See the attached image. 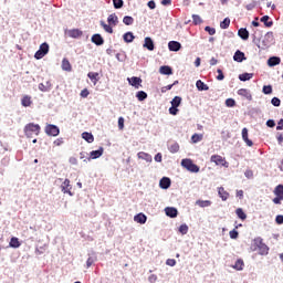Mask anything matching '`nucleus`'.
<instances>
[{
	"instance_id": "43",
	"label": "nucleus",
	"mask_w": 283,
	"mask_h": 283,
	"mask_svg": "<svg viewBox=\"0 0 283 283\" xmlns=\"http://www.w3.org/2000/svg\"><path fill=\"white\" fill-rule=\"evenodd\" d=\"M229 25H231V19L226 18L221 23H220V28L221 30H227L229 28Z\"/></svg>"
},
{
	"instance_id": "37",
	"label": "nucleus",
	"mask_w": 283,
	"mask_h": 283,
	"mask_svg": "<svg viewBox=\"0 0 283 283\" xmlns=\"http://www.w3.org/2000/svg\"><path fill=\"white\" fill-rule=\"evenodd\" d=\"M258 249H259L260 255H269V245L268 244L263 243Z\"/></svg>"
},
{
	"instance_id": "54",
	"label": "nucleus",
	"mask_w": 283,
	"mask_h": 283,
	"mask_svg": "<svg viewBox=\"0 0 283 283\" xmlns=\"http://www.w3.org/2000/svg\"><path fill=\"white\" fill-rule=\"evenodd\" d=\"M254 245L259 249L260 247H262L264 244L262 238L258 237L253 240Z\"/></svg>"
},
{
	"instance_id": "25",
	"label": "nucleus",
	"mask_w": 283,
	"mask_h": 283,
	"mask_svg": "<svg viewBox=\"0 0 283 283\" xmlns=\"http://www.w3.org/2000/svg\"><path fill=\"white\" fill-rule=\"evenodd\" d=\"M218 195H219V198H221V200H223V202L229 200V192H227V190H224V188H222V187L218 188Z\"/></svg>"
},
{
	"instance_id": "45",
	"label": "nucleus",
	"mask_w": 283,
	"mask_h": 283,
	"mask_svg": "<svg viewBox=\"0 0 283 283\" xmlns=\"http://www.w3.org/2000/svg\"><path fill=\"white\" fill-rule=\"evenodd\" d=\"M235 213L238 218H240V220H247V213H244V210H242V208H238L235 210Z\"/></svg>"
},
{
	"instance_id": "46",
	"label": "nucleus",
	"mask_w": 283,
	"mask_h": 283,
	"mask_svg": "<svg viewBox=\"0 0 283 283\" xmlns=\"http://www.w3.org/2000/svg\"><path fill=\"white\" fill-rule=\"evenodd\" d=\"M261 36H262V31L258 29L253 30L252 38L254 42L260 41Z\"/></svg>"
},
{
	"instance_id": "27",
	"label": "nucleus",
	"mask_w": 283,
	"mask_h": 283,
	"mask_svg": "<svg viewBox=\"0 0 283 283\" xmlns=\"http://www.w3.org/2000/svg\"><path fill=\"white\" fill-rule=\"evenodd\" d=\"M238 34L243 41H249V30L241 28L239 29Z\"/></svg>"
},
{
	"instance_id": "10",
	"label": "nucleus",
	"mask_w": 283,
	"mask_h": 283,
	"mask_svg": "<svg viewBox=\"0 0 283 283\" xmlns=\"http://www.w3.org/2000/svg\"><path fill=\"white\" fill-rule=\"evenodd\" d=\"M103 151H105L103 147H99L98 150H92L87 160H96V158H101V156H103Z\"/></svg>"
},
{
	"instance_id": "5",
	"label": "nucleus",
	"mask_w": 283,
	"mask_h": 283,
	"mask_svg": "<svg viewBox=\"0 0 283 283\" xmlns=\"http://www.w3.org/2000/svg\"><path fill=\"white\" fill-rule=\"evenodd\" d=\"M210 161L214 163V165H217V166L221 165V167H226V168L229 167V163L227 161V159H224V157H222L220 155H212L210 157Z\"/></svg>"
},
{
	"instance_id": "20",
	"label": "nucleus",
	"mask_w": 283,
	"mask_h": 283,
	"mask_svg": "<svg viewBox=\"0 0 283 283\" xmlns=\"http://www.w3.org/2000/svg\"><path fill=\"white\" fill-rule=\"evenodd\" d=\"M233 61L237 63H242V61H247V56H244V52L237 51L233 55Z\"/></svg>"
},
{
	"instance_id": "4",
	"label": "nucleus",
	"mask_w": 283,
	"mask_h": 283,
	"mask_svg": "<svg viewBox=\"0 0 283 283\" xmlns=\"http://www.w3.org/2000/svg\"><path fill=\"white\" fill-rule=\"evenodd\" d=\"M48 52H50V44H48V42H44L40 45V49L35 52L34 59L39 61L43 59V56H45Z\"/></svg>"
},
{
	"instance_id": "31",
	"label": "nucleus",
	"mask_w": 283,
	"mask_h": 283,
	"mask_svg": "<svg viewBox=\"0 0 283 283\" xmlns=\"http://www.w3.org/2000/svg\"><path fill=\"white\" fill-rule=\"evenodd\" d=\"M107 21H108L109 25H117L118 15H116V13H112L108 15Z\"/></svg>"
},
{
	"instance_id": "21",
	"label": "nucleus",
	"mask_w": 283,
	"mask_h": 283,
	"mask_svg": "<svg viewBox=\"0 0 283 283\" xmlns=\"http://www.w3.org/2000/svg\"><path fill=\"white\" fill-rule=\"evenodd\" d=\"M282 60L279 56H272L268 60L269 67H275V65H280Z\"/></svg>"
},
{
	"instance_id": "59",
	"label": "nucleus",
	"mask_w": 283,
	"mask_h": 283,
	"mask_svg": "<svg viewBox=\"0 0 283 283\" xmlns=\"http://www.w3.org/2000/svg\"><path fill=\"white\" fill-rule=\"evenodd\" d=\"M217 81H224V73L220 69L217 70Z\"/></svg>"
},
{
	"instance_id": "41",
	"label": "nucleus",
	"mask_w": 283,
	"mask_h": 283,
	"mask_svg": "<svg viewBox=\"0 0 283 283\" xmlns=\"http://www.w3.org/2000/svg\"><path fill=\"white\" fill-rule=\"evenodd\" d=\"M170 103L172 107H180V103H182V97L175 96Z\"/></svg>"
},
{
	"instance_id": "26",
	"label": "nucleus",
	"mask_w": 283,
	"mask_h": 283,
	"mask_svg": "<svg viewBox=\"0 0 283 283\" xmlns=\"http://www.w3.org/2000/svg\"><path fill=\"white\" fill-rule=\"evenodd\" d=\"M196 87L197 90H199V92H208L209 86L207 84H205V82H202L201 80H198L196 82Z\"/></svg>"
},
{
	"instance_id": "39",
	"label": "nucleus",
	"mask_w": 283,
	"mask_h": 283,
	"mask_svg": "<svg viewBox=\"0 0 283 283\" xmlns=\"http://www.w3.org/2000/svg\"><path fill=\"white\" fill-rule=\"evenodd\" d=\"M102 28L107 32L108 34H114V29L112 28V24H106L105 22L101 21Z\"/></svg>"
},
{
	"instance_id": "60",
	"label": "nucleus",
	"mask_w": 283,
	"mask_h": 283,
	"mask_svg": "<svg viewBox=\"0 0 283 283\" xmlns=\"http://www.w3.org/2000/svg\"><path fill=\"white\" fill-rule=\"evenodd\" d=\"M169 114H171V116H177L178 115V107L171 106L169 108Z\"/></svg>"
},
{
	"instance_id": "35",
	"label": "nucleus",
	"mask_w": 283,
	"mask_h": 283,
	"mask_svg": "<svg viewBox=\"0 0 283 283\" xmlns=\"http://www.w3.org/2000/svg\"><path fill=\"white\" fill-rule=\"evenodd\" d=\"M253 78V73H242L239 75V81L247 82Z\"/></svg>"
},
{
	"instance_id": "1",
	"label": "nucleus",
	"mask_w": 283,
	"mask_h": 283,
	"mask_svg": "<svg viewBox=\"0 0 283 283\" xmlns=\"http://www.w3.org/2000/svg\"><path fill=\"white\" fill-rule=\"evenodd\" d=\"M24 134L27 138H32V136H39L41 134V126L39 124L30 123L24 127Z\"/></svg>"
},
{
	"instance_id": "51",
	"label": "nucleus",
	"mask_w": 283,
	"mask_h": 283,
	"mask_svg": "<svg viewBox=\"0 0 283 283\" xmlns=\"http://www.w3.org/2000/svg\"><path fill=\"white\" fill-rule=\"evenodd\" d=\"M192 21H193L195 25H200V23H202V18H200V15H198V14H193Z\"/></svg>"
},
{
	"instance_id": "23",
	"label": "nucleus",
	"mask_w": 283,
	"mask_h": 283,
	"mask_svg": "<svg viewBox=\"0 0 283 283\" xmlns=\"http://www.w3.org/2000/svg\"><path fill=\"white\" fill-rule=\"evenodd\" d=\"M168 151H170V154H178V151H180V145L176 142H172L168 145Z\"/></svg>"
},
{
	"instance_id": "62",
	"label": "nucleus",
	"mask_w": 283,
	"mask_h": 283,
	"mask_svg": "<svg viewBox=\"0 0 283 283\" xmlns=\"http://www.w3.org/2000/svg\"><path fill=\"white\" fill-rule=\"evenodd\" d=\"M275 222L276 224H283V216L282 214L276 216Z\"/></svg>"
},
{
	"instance_id": "49",
	"label": "nucleus",
	"mask_w": 283,
	"mask_h": 283,
	"mask_svg": "<svg viewBox=\"0 0 283 283\" xmlns=\"http://www.w3.org/2000/svg\"><path fill=\"white\" fill-rule=\"evenodd\" d=\"M136 98H138V101H145L147 98V94L145 93V91H138L136 93Z\"/></svg>"
},
{
	"instance_id": "18",
	"label": "nucleus",
	"mask_w": 283,
	"mask_h": 283,
	"mask_svg": "<svg viewBox=\"0 0 283 283\" xmlns=\"http://www.w3.org/2000/svg\"><path fill=\"white\" fill-rule=\"evenodd\" d=\"M239 96H242L243 98H247V101H251L253 97L251 95V91L247 88H241L238 91Z\"/></svg>"
},
{
	"instance_id": "33",
	"label": "nucleus",
	"mask_w": 283,
	"mask_h": 283,
	"mask_svg": "<svg viewBox=\"0 0 283 283\" xmlns=\"http://www.w3.org/2000/svg\"><path fill=\"white\" fill-rule=\"evenodd\" d=\"M87 76H88V78L92 81L93 85H96V83H98V80H99L98 73H96V72H90V73L87 74Z\"/></svg>"
},
{
	"instance_id": "55",
	"label": "nucleus",
	"mask_w": 283,
	"mask_h": 283,
	"mask_svg": "<svg viewBox=\"0 0 283 283\" xmlns=\"http://www.w3.org/2000/svg\"><path fill=\"white\" fill-rule=\"evenodd\" d=\"M271 103H272V105H273L274 107H280V105H282V101H280V98H277V97H273V98L271 99Z\"/></svg>"
},
{
	"instance_id": "34",
	"label": "nucleus",
	"mask_w": 283,
	"mask_h": 283,
	"mask_svg": "<svg viewBox=\"0 0 283 283\" xmlns=\"http://www.w3.org/2000/svg\"><path fill=\"white\" fill-rule=\"evenodd\" d=\"M232 269H235V271H242L244 269V261L242 259L237 260Z\"/></svg>"
},
{
	"instance_id": "36",
	"label": "nucleus",
	"mask_w": 283,
	"mask_h": 283,
	"mask_svg": "<svg viewBox=\"0 0 283 283\" xmlns=\"http://www.w3.org/2000/svg\"><path fill=\"white\" fill-rule=\"evenodd\" d=\"M123 39L125 41V43H133L134 42V33L132 32H126L124 35H123Z\"/></svg>"
},
{
	"instance_id": "11",
	"label": "nucleus",
	"mask_w": 283,
	"mask_h": 283,
	"mask_svg": "<svg viewBox=\"0 0 283 283\" xmlns=\"http://www.w3.org/2000/svg\"><path fill=\"white\" fill-rule=\"evenodd\" d=\"M181 48H182V44H180V42H178V41H170L168 43V50L170 52H180Z\"/></svg>"
},
{
	"instance_id": "7",
	"label": "nucleus",
	"mask_w": 283,
	"mask_h": 283,
	"mask_svg": "<svg viewBox=\"0 0 283 283\" xmlns=\"http://www.w3.org/2000/svg\"><path fill=\"white\" fill-rule=\"evenodd\" d=\"M66 36H70V39H81L83 36V31L78 29H70L65 31Z\"/></svg>"
},
{
	"instance_id": "2",
	"label": "nucleus",
	"mask_w": 283,
	"mask_h": 283,
	"mask_svg": "<svg viewBox=\"0 0 283 283\" xmlns=\"http://www.w3.org/2000/svg\"><path fill=\"white\" fill-rule=\"evenodd\" d=\"M181 167H184V169H187V171H190L191 174H198V171H200V167L193 164V161L189 158L181 160Z\"/></svg>"
},
{
	"instance_id": "47",
	"label": "nucleus",
	"mask_w": 283,
	"mask_h": 283,
	"mask_svg": "<svg viewBox=\"0 0 283 283\" xmlns=\"http://www.w3.org/2000/svg\"><path fill=\"white\" fill-rule=\"evenodd\" d=\"M113 4L115 10H120L125 6V2L123 0H113Z\"/></svg>"
},
{
	"instance_id": "48",
	"label": "nucleus",
	"mask_w": 283,
	"mask_h": 283,
	"mask_svg": "<svg viewBox=\"0 0 283 283\" xmlns=\"http://www.w3.org/2000/svg\"><path fill=\"white\" fill-rule=\"evenodd\" d=\"M123 23L125 25H134V18H132L129 15H125L123 19Z\"/></svg>"
},
{
	"instance_id": "8",
	"label": "nucleus",
	"mask_w": 283,
	"mask_h": 283,
	"mask_svg": "<svg viewBox=\"0 0 283 283\" xmlns=\"http://www.w3.org/2000/svg\"><path fill=\"white\" fill-rule=\"evenodd\" d=\"M61 191H63L64 193H67L69 196H74V193H72V185L70 184V179H65L62 182Z\"/></svg>"
},
{
	"instance_id": "30",
	"label": "nucleus",
	"mask_w": 283,
	"mask_h": 283,
	"mask_svg": "<svg viewBox=\"0 0 283 283\" xmlns=\"http://www.w3.org/2000/svg\"><path fill=\"white\" fill-rule=\"evenodd\" d=\"M9 245L11 247V249H19V247H21V242L19 241V238L12 237Z\"/></svg>"
},
{
	"instance_id": "52",
	"label": "nucleus",
	"mask_w": 283,
	"mask_h": 283,
	"mask_svg": "<svg viewBox=\"0 0 283 283\" xmlns=\"http://www.w3.org/2000/svg\"><path fill=\"white\" fill-rule=\"evenodd\" d=\"M95 262H96V256H88L86 261V269H90V266H92V264H94Z\"/></svg>"
},
{
	"instance_id": "64",
	"label": "nucleus",
	"mask_w": 283,
	"mask_h": 283,
	"mask_svg": "<svg viewBox=\"0 0 283 283\" xmlns=\"http://www.w3.org/2000/svg\"><path fill=\"white\" fill-rule=\"evenodd\" d=\"M157 280H158V276H157L156 274H151V275L148 277V282H150V283H155Z\"/></svg>"
},
{
	"instance_id": "32",
	"label": "nucleus",
	"mask_w": 283,
	"mask_h": 283,
	"mask_svg": "<svg viewBox=\"0 0 283 283\" xmlns=\"http://www.w3.org/2000/svg\"><path fill=\"white\" fill-rule=\"evenodd\" d=\"M196 205L198 207H201V209H205L207 207H211L212 202H211V200H197Z\"/></svg>"
},
{
	"instance_id": "28",
	"label": "nucleus",
	"mask_w": 283,
	"mask_h": 283,
	"mask_svg": "<svg viewBox=\"0 0 283 283\" xmlns=\"http://www.w3.org/2000/svg\"><path fill=\"white\" fill-rule=\"evenodd\" d=\"M22 107H30L32 105V97L29 95H24L21 99Z\"/></svg>"
},
{
	"instance_id": "58",
	"label": "nucleus",
	"mask_w": 283,
	"mask_h": 283,
	"mask_svg": "<svg viewBox=\"0 0 283 283\" xmlns=\"http://www.w3.org/2000/svg\"><path fill=\"white\" fill-rule=\"evenodd\" d=\"M205 31L208 32V34H210V36H213V34H216V29L211 28V27H206Z\"/></svg>"
},
{
	"instance_id": "9",
	"label": "nucleus",
	"mask_w": 283,
	"mask_h": 283,
	"mask_svg": "<svg viewBox=\"0 0 283 283\" xmlns=\"http://www.w3.org/2000/svg\"><path fill=\"white\" fill-rule=\"evenodd\" d=\"M127 81H128L129 85H132L136 90H139L140 83H143V80L140 77H136V76L128 77Z\"/></svg>"
},
{
	"instance_id": "63",
	"label": "nucleus",
	"mask_w": 283,
	"mask_h": 283,
	"mask_svg": "<svg viewBox=\"0 0 283 283\" xmlns=\"http://www.w3.org/2000/svg\"><path fill=\"white\" fill-rule=\"evenodd\" d=\"M167 266H174L176 264V259H168L166 261Z\"/></svg>"
},
{
	"instance_id": "15",
	"label": "nucleus",
	"mask_w": 283,
	"mask_h": 283,
	"mask_svg": "<svg viewBox=\"0 0 283 283\" xmlns=\"http://www.w3.org/2000/svg\"><path fill=\"white\" fill-rule=\"evenodd\" d=\"M160 189H169L171 187V179L169 177H164L159 181Z\"/></svg>"
},
{
	"instance_id": "56",
	"label": "nucleus",
	"mask_w": 283,
	"mask_h": 283,
	"mask_svg": "<svg viewBox=\"0 0 283 283\" xmlns=\"http://www.w3.org/2000/svg\"><path fill=\"white\" fill-rule=\"evenodd\" d=\"M226 105L227 107H235V99L233 98L226 99Z\"/></svg>"
},
{
	"instance_id": "29",
	"label": "nucleus",
	"mask_w": 283,
	"mask_h": 283,
	"mask_svg": "<svg viewBox=\"0 0 283 283\" xmlns=\"http://www.w3.org/2000/svg\"><path fill=\"white\" fill-rule=\"evenodd\" d=\"M62 70L64 72H70L72 70V64L70 63V60L69 59H63L62 60Z\"/></svg>"
},
{
	"instance_id": "14",
	"label": "nucleus",
	"mask_w": 283,
	"mask_h": 283,
	"mask_svg": "<svg viewBox=\"0 0 283 283\" xmlns=\"http://www.w3.org/2000/svg\"><path fill=\"white\" fill-rule=\"evenodd\" d=\"M165 213L168 216V218H178V209L174 207L165 208Z\"/></svg>"
},
{
	"instance_id": "6",
	"label": "nucleus",
	"mask_w": 283,
	"mask_h": 283,
	"mask_svg": "<svg viewBox=\"0 0 283 283\" xmlns=\"http://www.w3.org/2000/svg\"><path fill=\"white\" fill-rule=\"evenodd\" d=\"M45 134H48V136H59L61 129H59V126L56 125L49 124L45 126Z\"/></svg>"
},
{
	"instance_id": "16",
	"label": "nucleus",
	"mask_w": 283,
	"mask_h": 283,
	"mask_svg": "<svg viewBox=\"0 0 283 283\" xmlns=\"http://www.w3.org/2000/svg\"><path fill=\"white\" fill-rule=\"evenodd\" d=\"M242 139L248 145V147H253V142L249 139V129L247 128L242 129Z\"/></svg>"
},
{
	"instance_id": "3",
	"label": "nucleus",
	"mask_w": 283,
	"mask_h": 283,
	"mask_svg": "<svg viewBox=\"0 0 283 283\" xmlns=\"http://www.w3.org/2000/svg\"><path fill=\"white\" fill-rule=\"evenodd\" d=\"M261 43L263 49L271 48L275 43V36L273 35V32L270 31L265 33Z\"/></svg>"
},
{
	"instance_id": "57",
	"label": "nucleus",
	"mask_w": 283,
	"mask_h": 283,
	"mask_svg": "<svg viewBox=\"0 0 283 283\" xmlns=\"http://www.w3.org/2000/svg\"><path fill=\"white\" fill-rule=\"evenodd\" d=\"M229 235H230L231 240H238L239 233H238V231L234 229V230H232V231L229 232Z\"/></svg>"
},
{
	"instance_id": "24",
	"label": "nucleus",
	"mask_w": 283,
	"mask_h": 283,
	"mask_svg": "<svg viewBox=\"0 0 283 283\" xmlns=\"http://www.w3.org/2000/svg\"><path fill=\"white\" fill-rule=\"evenodd\" d=\"M159 72L165 76H171V74H174V71L171 70V67L167 65L160 66Z\"/></svg>"
},
{
	"instance_id": "50",
	"label": "nucleus",
	"mask_w": 283,
	"mask_h": 283,
	"mask_svg": "<svg viewBox=\"0 0 283 283\" xmlns=\"http://www.w3.org/2000/svg\"><path fill=\"white\" fill-rule=\"evenodd\" d=\"M202 138H203L202 134H193L191 136L192 143H200V140H202Z\"/></svg>"
},
{
	"instance_id": "13",
	"label": "nucleus",
	"mask_w": 283,
	"mask_h": 283,
	"mask_svg": "<svg viewBox=\"0 0 283 283\" xmlns=\"http://www.w3.org/2000/svg\"><path fill=\"white\" fill-rule=\"evenodd\" d=\"M143 48H146V50H149V52H154L155 50L154 40H151V38L149 36L145 38Z\"/></svg>"
},
{
	"instance_id": "19",
	"label": "nucleus",
	"mask_w": 283,
	"mask_h": 283,
	"mask_svg": "<svg viewBox=\"0 0 283 283\" xmlns=\"http://www.w3.org/2000/svg\"><path fill=\"white\" fill-rule=\"evenodd\" d=\"M92 43H94L95 45H103V43H105V40L103 39V36L98 33L94 34L91 39Z\"/></svg>"
},
{
	"instance_id": "38",
	"label": "nucleus",
	"mask_w": 283,
	"mask_h": 283,
	"mask_svg": "<svg viewBox=\"0 0 283 283\" xmlns=\"http://www.w3.org/2000/svg\"><path fill=\"white\" fill-rule=\"evenodd\" d=\"M269 19H271L269 15H263L261 18V23H264L266 28L273 27V21H269Z\"/></svg>"
},
{
	"instance_id": "12",
	"label": "nucleus",
	"mask_w": 283,
	"mask_h": 283,
	"mask_svg": "<svg viewBox=\"0 0 283 283\" xmlns=\"http://www.w3.org/2000/svg\"><path fill=\"white\" fill-rule=\"evenodd\" d=\"M137 158L139 160H145V163H153L154 158L151 157V155L149 153H145V151H139L137 154Z\"/></svg>"
},
{
	"instance_id": "17",
	"label": "nucleus",
	"mask_w": 283,
	"mask_h": 283,
	"mask_svg": "<svg viewBox=\"0 0 283 283\" xmlns=\"http://www.w3.org/2000/svg\"><path fill=\"white\" fill-rule=\"evenodd\" d=\"M134 221L137 222V224H145V222H147V216L140 212L134 217Z\"/></svg>"
},
{
	"instance_id": "22",
	"label": "nucleus",
	"mask_w": 283,
	"mask_h": 283,
	"mask_svg": "<svg viewBox=\"0 0 283 283\" xmlns=\"http://www.w3.org/2000/svg\"><path fill=\"white\" fill-rule=\"evenodd\" d=\"M38 87L40 92H50L52 90V82L46 81L44 84L40 83Z\"/></svg>"
},
{
	"instance_id": "40",
	"label": "nucleus",
	"mask_w": 283,
	"mask_h": 283,
	"mask_svg": "<svg viewBox=\"0 0 283 283\" xmlns=\"http://www.w3.org/2000/svg\"><path fill=\"white\" fill-rule=\"evenodd\" d=\"M82 138L86 140V143H92L94 140V135H92V133L84 132L82 134Z\"/></svg>"
},
{
	"instance_id": "53",
	"label": "nucleus",
	"mask_w": 283,
	"mask_h": 283,
	"mask_svg": "<svg viewBox=\"0 0 283 283\" xmlns=\"http://www.w3.org/2000/svg\"><path fill=\"white\" fill-rule=\"evenodd\" d=\"M263 94H273V86L264 85L263 86Z\"/></svg>"
},
{
	"instance_id": "61",
	"label": "nucleus",
	"mask_w": 283,
	"mask_h": 283,
	"mask_svg": "<svg viewBox=\"0 0 283 283\" xmlns=\"http://www.w3.org/2000/svg\"><path fill=\"white\" fill-rule=\"evenodd\" d=\"M116 59L119 63H123L125 61V53H117Z\"/></svg>"
},
{
	"instance_id": "42",
	"label": "nucleus",
	"mask_w": 283,
	"mask_h": 283,
	"mask_svg": "<svg viewBox=\"0 0 283 283\" xmlns=\"http://www.w3.org/2000/svg\"><path fill=\"white\" fill-rule=\"evenodd\" d=\"M274 196L283 198V185L276 186V188L274 189Z\"/></svg>"
},
{
	"instance_id": "44",
	"label": "nucleus",
	"mask_w": 283,
	"mask_h": 283,
	"mask_svg": "<svg viewBox=\"0 0 283 283\" xmlns=\"http://www.w3.org/2000/svg\"><path fill=\"white\" fill-rule=\"evenodd\" d=\"M179 233H181V235H187V233H189V226H187V223H184L179 227Z\"/></svg>"
}]
</instances>
